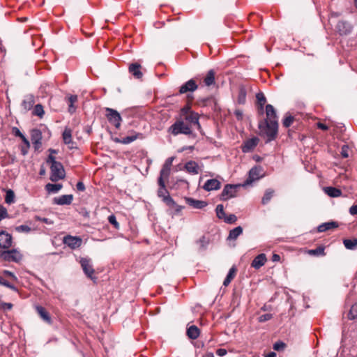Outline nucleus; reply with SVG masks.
<instances>
[{"label":"nucleus","instance_id":"nucleus-52","mask_svg":"<svg viewBox=\"0 0 357 357\" xmlns=\"http://www.w3.org/2000/svg\"><path fill=\"white\" fill-rule=\"evenodd\" d=\"M15 230L18 232H25L29 233L31 231V228L26 225H22L16 227Z\"/></svg>","mask_w":357,"mask_h":357},{"label":"nucleus","instance_id":"nucleus-44","mask_svg":"<svg viewBox=\"0 0 357 357\" xmlns=\"http://www.w3.org/2000/svg\"><path fill=\"white\" fill-rule=\"evenodd\" d=\"M158 197H161L162 199V201L165 202V199L166 197H171L169 195V192L165 188V185L164 187H160L158 191Z\"/></svg>","mask_w":357,"mask_h":357},{"label":"nucleus","instance_id":"nucleus-40","mask_svg":"<svg viewBox=\"0 0 357 357\" xmlns=\"http://www.w3.org/2000/svg\"><path fill=\"white\" fill-rule=\"evenodd\" d=\"M22 140L23 142V144L20 146V151L23 155H26L30 148V143L26 137Z\"/></svg>","mask_w":357,"mask_h":357},{"label":"nucleus","instance_id":"nucleus-30","mask_svg":"<svg viewBox=\"0 0 357 357\" xmlns=\"http://www.w3.org/2000/svg\"><path fill=\"white\" fill-rule=\"evenodd\" d=\"M204 82L206 86H210L215 84V72L213 70H210L205 78L204 79Z\"/></svg>","mask_w":357,"mask_h":357},{"label":"nucleus","instance_id":"nucleus-62","mask_svg":"<svg viewBox=\"0 0 357 357\" xmlns=\"http://www.w3.org/2000/svg\"><path fill=\"white\" fill-rule=\"evenodd\" d=\"M234 114L238 120H241L243 118V112L240 109H236L234 112Z\"/></svg>","mask_w":357,"mask_h":357},{"label":"nucleus","instance_id":"nucleus-14","mask_svg":"<svg viewBox=\"0 0 357 357\" xmlns=\"http://www.w3.org/2000/svg\"><path fill=\"white\" fill-rule=\"evenodd\" d=\"M266 255L264 253L259 254L254 258L251 263V266L255 269H259L266 264Z\"/></svg>","mask_w":357,"mask_h":357},{"label":"nucleus","instance_id":"nucleus-53","mask_svg":"<svg viewBox=\"0 0 357 357\" xmlns=\"http://www.w3.org/2000/svg\"><path fill=\"white\" fill-rule=\"evenodd\" d=\"M272 317L273 316L271 314L267 313L259 316L258 320L259 322H265L266 321L270 320L272 318Z\"/></svg>","mask_w":357,"mask_h":357},{"label":"nucleus","instance_id":"nucleus-47","mask_svg":"<svg viewBox=\"0 0 357 357\" xmlns=\"http://www.w3.org/2000/svg\"><path fill=\"white\" fill-rule=\"evenodd\" d=\"M15 194L12 190H8L6 192L5 201L7 204H11L14 202Z\"/></svg>","mask_w":357,"mask_h":357},{"label":"nucleus","instance_id":"nucleus-3","mask_svg":"<svg viewBox=\"0 0 357 357\" xmlns=\"http://www.w3.org/2000/svg\"><path fill=\"white\" fill-rule=\"evenodd\" d=\"M191 132L190 126L181 120L176 121L169 128V132L174 136L179 134L190 135Z\"/></svg>","mask_w":357,"mask_h":357},{"label":"nucleus","instance_id":"nucleus-6","mask_svg":"<svg viewBox=\"0 0 357 357\" xmlns=\"http://www.w3.org/2000/svg\"><path fill=\"white\" fill-rule=\"evenodd\" d=\"M63 243L66 245L72 250H75L81 247L82 239L79 236L66 235L63 238Z\"/></svg>","mask_w":357,"mask_h":357},{"label":"nucleus","instance_id":"nucleus-64","mask_svg":"<svg viewBox=\"0 0 357 357\" xmlns=\"http://www.w3.org/2000/svg\"><path fill=\"white\" fill-rule=\"evenodd\" d=\"M3 274L4 275L9 276V277L12 278H13V279H14V280H17V278H16V276L14 275V273H12V272H10V271H6H6H3Z\"/></svg>","mask_w":357,"mask_h":357},{"label":"nucleus","instance_id":"nucleus-20","mask_svg":"<svg viewBox=\"0 0 357 357\" xmlns=\"http://www.w3.org/2000/svg\"><path fill=\"white\" fill-rule=\"evenodd\" d=\"M186 203L194 208L202 209L207 206L204 201L194 199L191 197H185Z\"/></svg>","mask_w":357,"mask_h":357},{"label":"nucleus","instance_id":"nucleus-54","mask_svg":"<svg viewBox=\"0 0 357 357\" xmlns=\"http://www.w3.org/2000/svg\"><path fill=\"white\" fill-rule=\"evenodd\" d=\"M341 155L344 158H347L349 157V146L347 145L342 146L341 149Z\"/></svg>","mask_w":357,"mask_h":357},{"label":"nucleus","instance_id":"nucleus-36","mask_svg":"<svg viewBox=\"0 0 357 357\" xmlns=\"http://www.w3.org/2000/svg\"><path fill=\"white\" fill-rule=\"evenodd\" d=\"M77 101V96L76 95H71L68 98V112L70 114H73L76 110V107L74 105V103Z\"/></svg>","mask_w":357,"mask_h":357},{"label":"nucleus","instance_id":"nucleus-45","mask_svg":"<svg viewBox=\"0 0 357 357\" xmlns=\"http://www.w3.org/2000/svg\"><path fill=\"white\" fill-rule=\"evenodd\" d=\"M0 284L5 286L15 291H17V289L13 285L8 282L3 276L0 275Z\"/></svg>","mask_w":357,"mask_h":357},{"label":"nucleus","instance_id":"nucleus-29","mask_svg":"<svg viewBox=\"0 0 357 357\" xmlns=\"http://www.w3.org/2000/svg\"><path fill=\"white\" fill-rule=\"evenodd\" d=\"M236 271H237V269L235 266H232L229 269V271L223 282V285L225 287H227L230 284L231 281L234 278Z\"/></svg>","mask_w":357,"mask_h":357},{"label":"nucleus","instance_id":"nucleus-42","mask_svg":"<svg viewBox=\"0 0 357 357\" xmlns=\"http://www.w3.org/2000/svg\"><path fill=\"white\" fill-rule=\"evenodd\" d=\"M216 215L219 219H224L226 216V213L224 211V206L222 204H218L215 208Z\"/></svg>","mask_w":357,"mask_h":357},{"label":"nucleus","instance_id":"nucleus-12","mask_svg":"<svg viewBox=\"0 0 357 357\" xmlns=\"http://www.w3.org/2000/svg\"><path fill=\"white\" fill-rule=\"evenodd\" d=\"M72 130L69 128H65L63 133L62 138L65 144L68 145L70 149L75 148L74 142L72 137Z\"/></svg>","mask_w":357,"mask_h":357},{"label":"nucleus","instance_id":"nucleus-37","mask_svg":"<svg viewBox=\"0 0 357 357\" xmlns=\"http://www.w3.org/2000/svg\"><path fill=\"white\" fill-rule=\"evenodd\" d=\"M343 244L348 250H355L357 248V239H344Z\"/></svg>","mask_w":357,"mask_h":357},{"label":"nucleus","instance_id":"nucleus-15","mask_svg":"<svg viewBox=\"0 0 357 357\" xmlns=\"http://www.w3.org/2000/svg\"><path fill=\"white\" fill-rule=\"evenodd\" d=\"M221 183L220 182L215 178H211L207 180L203 188L206 191L216 190L220 188Z\"/></svg>","mask_w":357,"mask_h":357},{"label":"nucleus","instance_id":"nucleus-48","mask_svg":"<svg viewBox=\"0 0 357 357\" xmlns=\"http://www.w3.org/2000/svg\"><path fill=\"white\" fill-rule=\"evenodd\" d=\"M294 118L292 116H285L282 121L283 126L289 128L294 122Z\"/></svg>","mask_w":357,"mask_h":357},{"label":"nucleus","instance_id":"nucleus-23","mask_svg":"<svg viewBox=\"0 0 357 357\" xmlns=\"http://www.w3.org/2000/svg\"><path fill=\"white\" fill-rule=\"evenodd\" d=\"M165 203L170 208L174 210V215L179 213L183 208L182 206L178 205L172 197H166Z\"/></svg>","mask_w":357,"mask_h":357},{"label":"nucleus","instance_id":"nucleus-59","mask_svg":"<svg viewBox=\"0 0 357 357\" xmlns=\"http://www.w3.org/2000/svg\"><path fill=\"white\" fill-rule=\"evenodd\" d=\"M78 191L83 192L85 190L84 184L82 181H79L76 185Z\"/></svg>","mask_w":357,"mask_h":357},{"label":"nucleus","instance_id":"nucleus-38","mask_svg":"<svg viewBox=\"0 0 357 357\" xmlns=\"http://www.w3.org/2000/svg\"><path fill=\"white\" fill-rule=\"evenodd\" d=\"M34 103L33 97L30 96H27L22 102V105L26 110H29Z\"/></svg>","mask_w":357,"mask_h":357},{"label":"nucleus","instance_id":"nucleus-2","mask_svg":"<svg viewBox=\"0 0 357 357\" xmlns=\"http://www.w3.org/2000/svg\"><path fill=\"white\" fill-rule=\"evenodd\" d=\"M48 161L51 162L50 180L53 182L58 181L65 177V171L62 164L55 160L52 155L49 156Z\"/></svg>","mask_w":357,"mask_h":357},{"label":"nucleus","instance_id":"nucleus-8","mask_svg":"<svg viewBox=\"0 0 357 357\" xmlns=\"http://www.w3.org/2000/svg\"><path fill=\"white\" fill-rule=\"evenodd\" d=\"M79 263L85 275L88 278L93 279L95 271L91 264V259L88 257H82L80 259Z\"/></svg>","mask_w":357,"mask_h":357},{"label":"nucleus","instance_id":"nucleus-35","mask_svg":"<svg viewBox=\"0 0 357 357\" xmlns=\"http://www.w3.org/2000/svg\"><path fill=\"white\" fill-rule=\"evenodd\" d=\"M274 194V190L273 189L268 188L265 191V193L261 199V204L263 205L267 204L271 198L273 197Z\"/></svg>","mask_w":357,"mask_h":357},{"label":"nucleus","instance_id":"nucleus-26","mask_svg":"<svg viewBox=\"0 0 357 357\" xmlns=\"http://www.w3.org/2000/svg\"><path fill=\"white\" fill-rule=\"evenodd\" d=\"M185 119L191 124L195 126L198 129L201 128L200 124L199 123V116L197 113L190 112L189 114H186Z\"/></svg>","mask_w":357,"mask_h":357},{"label":"nucleus","instance_id":"nucleus-58","mask_svg":"<svg viewBox=\"0 0 357 357\" xmlns=\"http://www.w3.org/2000/svg\"><path fill=\"white\" fill-rule=\"evenodd\" d=\"M174 159V157H170V158H167L166 160V161L165 162L163 166L166 167L171 168Z\"/></svg>","mask_w":357,"mask_h":357},{"label":"nucleus","instance_id":"nucleus-22","mask_svg":"<svg viewBox=\"0 0 357 357\" xmlns=\"http://www.w3.org/2000/svg\"><path fill=\"white\" fill-rule=\"evenodd\" d=\"M36 310L43 321L48 324L52 323L51 317L45 307L40 305H37L36 307Z\"/></svg>","mask_w":357,"mask_h":357},{"label":"nucleus","instance_id":"nucleus-61","mask_svg":"<svg viewBox=\"0 0 357 357\" xmlns=\"http://www.w3.org/2000/svg\"><path fill=\"white\" fill-rule=\"evenodd\" d=\"M216 354L219 356H224L227 354V350L225 349H218L216 350Z\"/></svg>","mask_w":357,"mask_h":357},{"label":"nucleus","instance_id":"nucleus-1","mask_svg":"<svg viewBox=\"0 0 357 357\" xmlns=\"http://www.w3.org/2000/svg\"><path fill=\"white\" fill-rule=\"evenodd\" d=\"M266 119L259 123L261 135L266 137V143L274 140L278 135V121L276 111L272 105H266Z\"/></svg>","mask_w":357,"mask_h":357},{"label":"nucleus","instance_id":"nucleus-34","mask_svg":"<svg viewBox=\"0 0 357 357\" xmlns=\"http://www.w3.org/2000/svg\"><path fill=\"white\" fill-rule=\"evenodd\" d=\"M62 187H63V185L59 183H57V184L47 183L45 185V190L49 193H56L62 188Z\"/></svg>","mask_w":357,"mask_h":357},{"label":"nucleus","instance_id":"nucleus-32","mask_svg":"<svg viewBox=\"0 0 357 357\" xmlns=\"http://www.w3.org/2000/svg\"><path fill=\"white\" fill-rule=\"evenodd\" d=\"M256 98H257V104L259 106V110L261 113H263L264 107L266 102V98L264 94L261 92L257 93Z\"/></svg>","mask_w":357,"mask_h":357},{"label":"nucleus","instance_id":"nucleus-46","mask_svg":"<svg viewBox=\"0 0 357 357\" xmlns=\"http://www.w3.org/2000/svg\"><path fill=\"white\" fill-rule=\"evenodd\" d=\"M348 318L349 319H357V303L353 305L348 314Z\"/></svg>","mask_w":357,"mask_h":357},{"label":"nucleus","instance_id":"nucleus-16","mask_svg":"<svg viewBox=\"0 0 357 357\" xmlns=\"http://www.w3.org/2000/svg\"><path fill=\"white\" fill-rule=\"evenodd\" d=\"M337 31L341 35H347L351 31V25L345 21H340L336 26Z\"/></svg>","mask_w":357,"mask_h":357},{"label":"nucleus","instance_id":"nucleus-49","mask_svg":"<svg viewBox=\"0 0 357 357\" xmlns=\"http://www.w3.org/2000/svg\"><path fill=\"white\" fill-rule=\"evenodd\" d=\"M109 222L114 226V227L116 229L119 228V223L117 222L116 216L113 214L110 215L108 217Z\"/></svg>","mask_w":357,"mask_h":357},{"label":"nucleus","instance_id":"nucleus-4","mask_svg":"<svg viewBox=\"0 0 357 357\" xmlns=\"http://www.w3.org/2000/svg\"><path fill=\"white\" fill-rule=\"evenodd\" d=\"M0 259L5 261L18 263L22 259V255L15 249L0 250Z\"/></svg>","mask_w":357,"mask_h":357},{"label":"nucleus","instance_id":"nucleus-18","mask_svg":"<svg viewBox=\"0 0 357 357\" xmlns=\"http://www.w3.org/2000/svg\"><path fill=\"white\" fill-rule=\"evenodd\" d=\"M185 169L191 174H198L200 172L198 164L193 160H190L185 164Z\"/></svg>","mask_w":357,"mask_h":357},{"label":"nucleus","instance_id":"nucleus-19","mask_svg":"<svg viewBox=\"0 0 357 357\" xmlns=\"http://www.w3.org/2000/svg\"><path fill=\"white\" fill-rule=\"evenodd\" d=\"M171 168L166 167L162 166L160 173V177L158 178V185L159 187H164L165 186V180L167 179L170 174Z\"/></svg>","mask_w":357,"mask_h":357},{"label":"nucleus","instance_id":"nucleus-41","mask_svg":"<svg viewBox=\"0 0 357 357\" xmlns=\"http://www.w3.org/2000/svg\"><path fill=\"white\" fill-rule=\"evenodd\" d=\"M246 98V91L243 87L240 88L238 96V102L244 104Z\"/></svg>","mask_w":357,"mask_h":357},{"label":"nucleus","instance_id":"nucleus-28","mask_svg":"<svg viewBox=\"0 0 357 357\" xmlns=\"http://www.w3.org/2000/svg\"><path fill=\"white\" fill-rule=\"evenodd\" d=\"M199 329L195 325L190 326L187 329V335L192 340H195L199 336Z\"/></svg>","mask_w":357,"mask_h":357},{"label":"nucleus","instance_id":"nucleus-51","mask_svg":"<svg viewBox=\"0 0 357 357\" xmlns=\"http://www.w3.org/2000/svg\"><path fill=\"white\" fill-rule=\"evenodd\" d=\"M237 220V217L234 214L227 215L224 218V221L228 224H233Z\"/></svg>","mask_w":357,"mask_h":357},{"label":"nucleus","instance_id":"nucleus-55","mask_svg":"<svg viewBox=\"0 0 357 357\" xmlns=\"http://www.w3.org/2000/svg\"><path fill=\"white\" fill-rule=\"evenodd\" d=\"M12 133L16 136L20 137L22 139L25 138V136L21 132V131L16 127L12 128Z\"/></svg>","mask_w":357,"mask_h":357},{"label":"nucleus","instance_id":"nucleus-33","mask_svg":"<svg viewBox=\"0 0 357 357\" xmlns=\"http://www.w3.org/2000/svg\"><path fill=\"white\" fill-rule=\"evenodd\" d=\"M261 169L259 167H252L249 172V178L254 181L259 178L261 176Z\"/></svg>","mask_w":357,"mask_h":357},{"label":"nucleus","instance_id":"nucleus-24","mask_svg":"<svg viewBox=\"0 0 357 357\" xmlns=\"http://www.w3.org/2000/svg\"><path fill=\"white\" fill-rule=\"evenodd\" d=\"M337 227H338V224L337 222H335V221L327 222H324V223H322L320 225H319L317 227V231L319 232H324L328 230L337 228Z\"/></svg>","mask_w":357,"mask_h":357},{"label":"nucleus","instance_id":"nucleus-25","mask_svg":"<svg viewBox=\"0 0 357 357\" xmlns=\"http://www.w3.org/2000/svg\"><path fill=\"white\" fill-rule=\"evenodd\" d=\"M141 66L137 63H131L129 66V72L137 79L142 78L143 74L140 70Z\"/></svg>","mask_w":357,"mask_h":357},{"label":"nucleus","instance_id":"nucleus-63","mask_svg":"<svg viewBox=\"0 0 357 357\" xmlns=\"http://www.w3.org/2000/svg\"><path fill=\"white\" fill-rule=\"evenodd\" d=\"M349 213L352 215H357V205H353L349 208Z\"/></svg>","mask_w":357,"mask_h":357},{"label":"nucleus","instance_id":"nucleus-50","mask_svg":"<svg viewBox=\"0 0 357 357\" xmlns=\"http://www.w3.org/2000/svg\"><path fill=\"white\" fill-rule=\"evenodd\" d=\"M286 347L285 343L281 341L276 342L273 344V349L278 351H283Z\"/></svg>","mask_w":357,"mask_h":357},{"label":"nucleus","instance_id":"nucleus-10","mask_svg":"<svg viewBox=\"0 0 357 357\" xmlns=\"http://www.w3.org/2000/svg\"><path fill=\"white\" fill-rule=\"evenodd\" d=\"M198 88L197 84L195 81L192 79L188 80L185 84H183L179 89V93L181 94L185 93L187 92H193L196 91Z\"/></svg>","mask_w":357,"mask_h":357},{"label":"nucleus","instance_id":"nucleus-9","mask_svg":"<svg viewBox=\"0 0 357 357\" xmlns=\"http://www.w3.org/2000/svg\"><path fill=\"white\" fill-rule=\"evenodd\" d=\"M31 142L36 150L39 149L42 145V132L38 129H33L31 133Z\"/></svg>","mask_w":357,"mask_h":357},{"label":"nucleus","instance_id":"nucleus-43","mask_svg":"<svg viewBox=\"0 0 357 357\" xmlns=\"http://www.w3.org/2000/svg\"><path fill=\"white\" fill-rule=\"evenodd\" d=\"M33 114L40 118L43 117L44 114L43 107L40 104L36 105L33 108Z\"/></svg>","mask_w":357,"mask_h":357},{"label":"nucleus","instance_id":"nucleus-56","mask_svg":"<svg viewBox=\"0 0 357 357\" xmlns=\"http://www.w3.org/2000/svg\"><path fill=\"white\" fill-rule=\"evenodd\" d=\"M35 219L36 220H39V221H41L44 223H46L47 225H50L52 223V221H51L50 220H49L48 218H40L38 215L35 216Z\"/></svg>","mask_w":357,"mask_h":357},{"label":"nucleus","instance_id":"nucleus-7","mask_svg":"<svg viewBox=\"0 0 357 357\" xmlns=\"http://www.w3.org/2000/svg\"><path fill=\"white\" fill-rule=\"evenodd\" d=\"M106 112L108 121L116 128H119L122 121L120 114L116 110L111 108H106Z\"/></svg>","mask_w":357,"mask_h":357},{"label":"nucleus","instance_id":"nucleus-31","mask_svg":"<svg viewBox=\"0 0 357 357\" xmlns=\"http://www.w3.org/2000/svg\"><path fill=\"white\" fill-rule=\"evenodd\" d=\"M243 233V228L238 226L229 231L228 240H236Z\"/></svg>","mask_w":357,"mask_h":357},{"label":"nucleus","instance_id":"nucleus-5","mask_svg":"<svg viewBox=\"0 0 357 357\" xmlns=\"http://www.w3.org/2000/svg\"><path fill=\"white\" fill-rule=\"evenodd\" d=\"M241 185H232V184H227L220 196V199L222 201L228 200L231 198L236 197L237 196V192L238 189L241 188Z\"/></svg>","mask_w":357,"mask_h":357},{"label":"nucleus","instance_id":"nucleus-39","mask_svg":"<svg viewBox=\"0 0 357 357\" xmlns=\"http://www.w3.org/2000/svg\"><path fill=\"white\" fill-rule=\"evenodd\" d=\"M308 253L314 256H324L325 255L324 248L323 246H319L316 249L309 250Z\"/></svg>","mask_w":357,"mask_h":357},{"label":"nucleus","instance_id":"nucleus-60","mask_svg":"<svg viewBox=\"0 0 357 357\" xmlns=\"http://www.w3.org/2000/svg\"><path fill=\"white\" fill-rule=\"evenodd\" d=\"M6 215H7V211H6V208L3 207L0 208V221L2 219H3L4 218H6Z\"/></svg>","mask_w":357,"mask_h":357},{"label":"nucleus","instance_id":"nucleus-57","mask_svg":"<svg viewBox=\"0 0 357 357\" xmlns=\"http://www.w3.org/2000/svg\"><path fill=\"white\" fill-rule=\"evenodd\" d=\"M197 243L200 245V248H202V249H204L206 244H207V241H206V238L204 236H202L198 241Z\"/></svg>","mask_w":357,"mask_h":357},{"label":"nucleus","instance_id":"nucleus-27","mask_svg":"<svg viewBox=\"0 0 357 357\" xmlns=\"http://www.w3.org/2000/svg\"><path fill=\"white\" fill-rule=\"evenodd\" d=\"M324 190L331 197H338L342 195V191L334 187H326L324 188Z\"/></svg>","mask_w":357,"mask_h":357},{"label":"nucleus","instance_id":"nucleus-13","mask_svg":"<svg viewBox=\"0 0 357 357\" xmlns=\"http://www.w3.org/2000/svg\"><path fill=\"white\" fill-rule=\"evenodd\" d=\"M12 245V236L7 232H0V248H9Z\"/></svg>","mask_w":357,"mask_h":357},{"label":"nucleus","instance_id":"nucleus-11","mask_svg":"<svg viewBox=\"0 0 357 357\" xmlns=\"http://www.w3.org/2000/svg\"><path fill=\"white\" fill-rule=\"evenodd\" d=\"M259 139L253 137L246 140L242 145L241 149L243 153H248L252 151L258 144Z\"/></svg>","mask_w":357,"mask_h":357},{"label":"nucleus","instance_id":"nucleus-17","mask_svg":"<svg viewBox=\"0 0 357 357\" xmlns=\"http://www.w3.org/2000/svg\"><path fill=\"white\" fill-rule=\"evenodd\" d=\"M73 199V196L72 195H63L59 197H55L54 199V203L60 205H69L72 203Z\"/></svg>","mask_w":357,"mask_h":357},{"label":"nucleus","instance_id":"nucleus-21","mask_svg":"<svg viewBox=\"0 0 357 357\" xmlns=\"http://www.w3.org/2000/svg\"><path fill=\"white\" fill-rule=\"evenodd\" d=\"M143 138V135L142 133H135L131 135H128L125 137H122L121 139H116V142H119L123 144H128L137 139Z\"/></svg>","mask_w":357,"mask_h":357}]
</instances>
